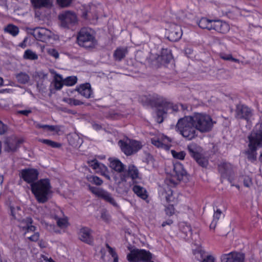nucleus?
Listing matches in <instances>:
<instances>
[{
    "mask_svg": "<svg viewBox=\"0 0 262 262\" xmlns=\"http://www.w3.org/2000/svg\"><path fill=\"white\" fill-rule=\"evenodd\" d=\"M165 183L167 185V188H165L166 193L165 199L167 203L168 204L166 206L165 211L167 215L171 216L174 213V205L176 204L177 200L173 196V191L170 186H175L179 182L188 180V174L183 164L180 162L172 164L171 167L167 166L165 168Z\"/></svg>",
    "mask_w": 262,
    "mask_h": 262,
    "instance_id": "f257e3e1",
    "label": "nucleus"
},
{
    "mask_svg": "<svg viewBox=\"0 0 262 262\" xmlns=\"http://www.w3.org/2000/svg\"><path fill=\"white\" fill-rule=\"evenodd\" d=\"M247 139V148L245 154L249 161L254 162L257 160V150L262 147V121L259 129L251 133Z\"/></svg>",
    "mask_w": 262,
    "mask_h": 262,
    "instance_id": "f03ea898",
    "label": "nucleus"
},
{
    "mask_svg": "<svg viewBox=\"0 0 262 262\" xmlns=\"http://www.w3.org/2000/svg\"><path fill=\"white\" fill-rule=\"evenodd\" d=\"M9 213L12 219L19 223V226L25 231V234L36 230V227L32 225V219L30 217H25L24 210L18 205L11 203L9 206Z\"/></svg>",
    "mask_w": 262,
    "mask_h": 262,
    "instance_id": "7ed1b4c3",
    "label": "nucleus"
},
{
    "mask_svg": "<svg viewBox=\"0 0 262 262\" xmlns=\"http://www.w3.org/2000/svg\"><path fill=\"white\" fill-rule=\"evenodd\" d=\"M31 190L38 202L48 201L52 193V186L49 179H41L31 185Z\"/></svg>",
    "mask_w": 262,
    "mask_h": 262,
    "instance_id": "20e7f679",
    "label": "nucleus"
},
{
    "mask_svg": "<svg viewBox=\"0 0 262 262\" xmlns=\"http://www.w3.org/2000/svg\"><path fill=\"white\" fill-rule=\"evenodd\" d=\"M190 116H185L179 119L176 128L180 134L186 140H191L198 135V130Z\"/></svg>",
    "mask_w": 262,
    "mask_h": 262,
    "instance_id": "39448f33",
    "label": "nucleus"
},
{
    "mask_svg": "<svg viewBox=\"0 0 262 262\" xmlns=\"http://www.w3.org/2000/svg\"><path fill=\"white\" fill-rule=\"evenodd\" d=\"M191 117L194 125L196 129L201 133H206L210 132L216 122L213 121L212 117L206 113H194Z\"/></svg>",
    "mask_w": 262,
    "mask_h": 262,
    "instance_id": "423d86ee",
    "label": "nucleus"
},
{
    "mask_svg": "<svg viewBox=\"0 0 262 262\" xmlns=\"http://www.w3.org/2000/svg\"><path fill=\"white\" fill-rule=\"evenodd\" d=\"M77 41L79 46L85 48H93L97 45L94 32L90 28H82L78 33Z\"/></svg>",
    "mask_w": 262,
    "mask_h": 262,
    "instance_id": "0eeeda50",
    "label": "nucleus"
},
{
    "mask_svg": "<svg viewBox=\"0 0 262 262\" xmlns=\"http://www.w3.org/2000/svg\"><path fill=\"white\" fill-rule=\"evenodd\" d=\"M118 145L122 151L126 155H130L137 152L142 147V144L140 142L128 138L120 140Z\"/></svg>",
    "mask_w": 262,
    "mask_h": 262,
    "instance_id": "6e6552de",
    "label": "nucleus"
},
{
    "mask_svg": "<svg viewBox=\"0 0 262 262\" xmlns=\"http://www.w3.org/2000/svg\"><path fill=\"white\" fill-rule=\"evenodd\" d=\"M151 258V254L143 249L133 250L127 256V260L129 262H147Z\"/></svg>",
    "mask_w": 262,
    "mask_h": 262,
    "instance_id": "1a4fd4ad",
    "label": "nucleus"
},
{
    "mask_svg": "<svg viewBox=\"0 0 262 262\" xmlns=\"http://www.w3.org/2000/svg\"><path fill=\"white\" fill-rule=\"evenodd\" d=\"M187 149L189 155L193 158L199 166L203 168L207 167L209 164L208 160L200 153L199 146L196 144L188 145Z\"/></svg>",
    "mask_w": 262,
    "mask_h": 262,
    "instance_id": "9d476101",
    "label": "nucleus"
},
{
    "mask_svg": "<svg viewBox=\"0 0 262 262\" xmlns=\"http://www.w3.org/2000/svg\"><path fill=\"white\" fill-rule=\"evenodd\" d=\"M34 37L38 40L43 42L51 41L58 39V36L45 28L38 27L33 31Z\"/></svg>",
    "mask_w": 262,
    "mask_h": 262,
    "instance_id": "9b49d317",
    "label": "nucleus"
},
{
    "mask_svg": "<svg viewBox=\"0 0 262 262\" xmlns=\"http://www.w3.org/2000/svg\"><path fill=\"white\" fill-rule=\"evenodd\" d=\"M110 162V167L117 172L120 177V179H118L116 176L114 177L115 182L118 184L126 181L127 177L123 175L122 172L125 169V165L118 159L113 158H110L108 159Z\"/></svg>",
    "mask_w": 262,
    "mask_h": 262,
    "instance_id": "f8f14e48",
    "label": "nucleus"
},
{
    "mask_svg": "<svg viewBox=\"0 0 262 262\" xmlns=\"http://www.w3.org/2000/svg\"><path fill=\"white\" fill-rule=\"evenodd\" d=\"M217 168L221 179H227L231 183L234 176L233 165L229 162H222L218 165Z\"/></svg>",
    "mask_w": 262,
    "mask_h": 262,
    "instance_id": "ddd939ff",
    "label": "nucleus"
},
{
    "mask_svg": "<svg viewBox=\"0 0 262 262\" xmlns=\"http://www.w3.org/2000/svg\"><path fill=\"white\" fill-rule=\"evenodd\" d=\"M89 189L91 191L97 196L106 202L110 203L115 207H118V205L112 196V194L106 190L95 187L89 186Z\"/></svg>",
    "mask_w": 262,
    "mask_h": 262,
    "instance_id": "4468645a",
    "label": "nucleus"
},
{
    "mask_svg": "<svg viewBox=\"0 0 262 262\" xmlns=\"http://www.w3.org/2000/svg\"><path fill=\"white\" fill-rule=\"evenodd\" d=\"M253 115V110L248 106L241 104L236 106L235 117L236 119L245 120L248 122Z\"/></svg>",
    "mask_w": 262,
    "mask_h": 262,
    "instance_id": "2eb2a0df",
    "label": "nucleus"
},
{
    "mask_svg": "<svg viewBox=\"0 0 262 262\" xmlns=\"http://www.w3.org/2000/svg\"><path fill=\"white\" fill-rule=\"evenodd\" d=\"M168 28H165L167 38L171 41H178L182 36L180 27L173 23H167Z\"/></svg>",
    "mask_w": 262,
    "mask_h": 262,
    "instance_id": "dca6fc26",
    "label": "nucleus"
},
{
    "mask_svg": "<svg viewBox=\"0 0 262 262\" xmlns=\"http://www.w3.org/2000/svg\"><path fill=\"white\" fill-rule=\"evenodd\" d=\"M23 142V140L15 136H11L5 139L1 144V147L8 152L15 151Z\"/></svg>",
    "mask_w": 262,
    "mask_h": 262,
    "instance_id": "f3484780",
    "label": "nucleus"
},
{
    "mask_svg": "<svg viewBox=\"0 0 262 262\" xmlns=\"http://www.w3.org/2000/svg\"><path fill=\"white\" fill-rule=\"evenodd\" d=\"M58 18L63 27H69L70 25H74L78 20L77 15L71 11H66L60 14Z\"/></svg>",
    "mask_w": 262,
    "mask_h": 262,
    "instance_id": "a211bd4d",
    "label": "nucleus"
},
{
    "mask_svg": "<svg viewBox=\"0 0 262 262\" xmlns=\"http://www.w3.org/2000/svg\"><path fill=\"white\" fill-rule=\"evenodd\" d=\"M88 163L89 166L95 170L96 173L100 174L108 180H111L109 170L105 165L99 163L96 160L89 161Z\"/></svg>",
    "mask_w": 262,
    "mask_h": 262,
    "instance_id": "6ab92c4d",
    "label": "nucleus"
},
{
    "mask_svg": "<svg viewBox=\"0 0 262 262\" xmlns=\"http://www.w3.org/2000/svg\"><path fill=\"white\" fill-rule=\"evenodd\" d=\"M38 170L34 168L25 169L20 172L22 179L27 183L30 184L31 186L32 184L34 183L38 179Z\"/></svg>",
    "mask_w": 262,
    "mask_h": 262,
    "instance_id": "aec40b11",
    "label": "nucleus"
},
{
    "mask_svg": "<svg viewBox=\"0 0 262 262\" xmlns=\"http://www.w3.org/2000/svg\"><path fill=\"white\" fill-rule=\"evenodd\" d=\"M51 212V215L56 220L57 225L61 229H66L69 225L68 219L66 217H62V212L59 207H55Z\"/></svg>",
    "mask_w": 262,
    "mask_h": 262,
    "instance_id": "412c9836",
    "label": "nucleus"
},
{
    "mask_svg": "<svg viewBox=\"0 0 262 262\" xmlns=\"http://www.w3.org/2000/svg\"><path fill=\"white\" fill-rule=\"evenodd\" d=\"M77 91L80 95L83 97L89 98L92 97L93 95L92 91L91 90V85L89 83H85L81 84L75 90H68L67 91L68 95L71 97L72 96V93Z\"/></svg>",
    "mask_w": 262,
    "mask_h": 262,
    "instance_id": "4be33fe9",
    "label": "nucleus"
},
{
    "mask_svg": "<svg viewBox=\"0 0 262 262\" xmlns=\"http://www.w3.org/2000/svg\"><path fill=\"white\" fill-rule=\"evenodd\" d=\"M212 30H214L222 34H225L229 31L230 26L224 21L219 19L213 20Z\"/></svg>",
    "mask_w": 262,
    "mask_h": 262,
    "instance_id": "5701e85b",
    "label": "nucleus"
},
{
    "mask_svg": "<svg viewBox=\"0 0 262 262\" xmlns=\"http://www.w3.org/2000/svg\"><path fill=\"white\" fill-rule=\"evenodd\" d=\"M154 110L156 113V121L159 123H162L164 120V106L162 98L158 99V102L155 104Z\"/></svg>",
    "mask_w": 262,
    "mask_h": 262,
    "instance_id": "b1692460",
    "label": "nucleus"
},
{
    "mask_svg": "<svg viewBox=\"0 0 262 262\" xmlns=\"http://www.w3.org/2000/svg\"><path fill=\"white\" fill-rule=\"evenodd\" d=\"M128 174L127 176L126 181L129 177H130L134 183H138L141 181V178L139 175L137 168L134 165H129L128 167ZM126 177V176H124Z\"/></svg>",
    "mask_w": 262,
    "mask_h": 262,
    "instance_id": "393cba45",
    "label": "nucleus"
},
{
    "mask_svg": "<svg viewBox=\"0 0 262 262\" xmlns=\"http://www.w3.org/2000/svg\"><path fill=\"white\" fill-rule=\"evenodd\" d=\"M79 237L80 239L88 244L92 243L91 236V230L86 227L81 228L79 232Z\"/></svg>",
    "mask_w": 262,
    "mask_h": 262,
    "instance_id": "a878e982",
    "label": "nucleus"
},
{
    "mask_svg": "<svg viewBox=\"0 0 262 262\" xmlns=\"http://www.w3.org/2000/svg\"><path fill=\"white\" fill-rule=\"evenodd\" d=\"M174 70L175 68L174 60L170 49H165V68Z\"/></svg>",
    "mask_w": 262,
    "mask_h": 262,
    "instance_id": "bb28decb",
    "label": "nucleus"
},
{
    "mask_svg": "<svg viewBox=\"0 0 262 262\" xmlns=\"http://www.w3.org/2000/svg\"><path fill=\"white\" fill-rule=\"evenodd\" d=\"M107 251L109 253V254L111 255L112 257L114 258V262H119L118 261V257L117 256V254L115 251V250L111 248L110 246H109L107 244L106 245L105 247L102 249L101 250V258L104 260V261H107L108 260V258L105 257L104 253Z\"/></svg>",
    "mask_w": 262,
    "mask_h": 262,
    "instance_id": "cd10ccee",
    "label": "nucleus"
},
{
    "mask_svg": "<svg viewBox=\"0 0 262 262\" xmlns=\"http://www.w3.org/2000/svg\"><path fill=\"white\" fill-rule=\"evenodd\" d=\"M133 190L134 193L141 199L144 200L147 199V192L144 188L136 185L133 187Z\"/></svg>",
    "mask_w": 262,
    "mask_h": 262,
    "instance_id": "c85d7f7f",
    "label": "nucleus"
},
{
    "mask_svg": "<svg viewBox=\"0 0 262 262\" xmlns=\"http://www.w3.org/2000/svg\"><path fill=\"white\" fill-rule=\"evenodd\" d=\"M31 1L34 8H40L51 6L52 0H31Z\"/></svg>",
    "mask_w": 262,
    "mask_h": 262,
    "instance_id": "c756f323",
    "label": "nucleus"
},
{
    "mask_svg": "<svg viewBox=\"0 0 262 262\" xmlns=\"http://www.w3.org/2000/svg\"><path fill=\"white\" fill-rule=\"evenodd\" d=\"M37 127L38 128H42L45 131L52 133L53 134H59V133L61 130V127L59 126L41 125L40 124H38L37 125Z\"/></svg>",
    "mask_w": 262,
    "mask_h": 262,
    "instance_id": "7c9ffc66",
    "label": "nucleus"
},
{
    "mask_svg": "<svg viewBox=\"0 0 262 262\" xmlns=\"http://www.w3.org/2000/svg\"><path fill=\"white\" fill-rule=\"evenodd\" d=\"M163 138L164 135L158 133L156 136L151 138V143L158 148H163L164 145Z\"/></svg>",
    "mask_w": 262,
    "mask_h": 262,
    "instance_id": "2f4dec72",
    "label": "nucleus"
},
{
    "mask_svg": "<svg viewBox=\"0 0 262 262\" xmlns=\"http://www.w3.org/2000/svg\"><path fill=\"white\" fill-rule=\"evenodd\" d=\"M213 20H210L205 17H202L199 21V26L202 29H206L208 30H212Z\"/></svg>",
    "mask_w": 262,
    "mask_h": 262,
    "instance_id": "473e14b6",
    "label": "nucleus"
},
{
    "mask_svg": "<svg viewBox=\"0 0 262 262\" xmlns=\"http://www.w3.org/2000/svg\"><path fill=\"white\" fill-rule=\"evenodd\" d=\"M69 143L73 146L78 147L82 143V139L76 134L69 135L68 137Z\"/></svg>",
    "mask_w": 262,
    "mask_h": 262,
    "instance_id": "72a5a7b5",
    "label": "nucleus"
},
{
    "mask_svg": "<svg viewBox=\"0 0 262 262\" xmlns=\"http://www.w3.org/2000/svg\"><path fill=\"white\" fill-rule=\"evenodd\" d=\"M53 84L56 90H60L64 84V79L60 75L55 74L54 76Z\"/></svg>",
    "mask_w": 262,
    "mask_h": 262,
    "instance_id": "f704fd0d",
    "label": "nucleus"
},
{
    "mask_svg": "<svg viewBox=\"0 0 262 262\" xmlns=\"http://www.w3.org/2000/svg\"><path fill=\"white\" fill-rule=\"evenodd\" d=\"M127 52L126 48H118L115 50L114 56L116 60L120 61L125 56Z\"/></svg>",
    "mask_w": 262,
    "mask_h": 262,
    "instance_id": "c9c22d12",
    "label": "nucleus"
},
{
    "mask_svg": "<svg viewBox=\"0 0 262 262\" xmlns=\"http://www.w3.org/2000/svg\"><path fill=\"white\" fill-rule=\"evenodd\" d=\"M181 232L185 235L186 237H190L192 235V229L189 225L185 223H182L180 225Z\"/></svg>",
    "mask_w": 262,
    "mask_h": 262,
    "instance_id": "e433bc0d",
    "label": "nucleus"
},
{
    "mask_svg": "<svg viewBox=\"0 0 262 262\" xmlns=\"http://www.w3.org/2000/svg\"><path fill=\"white\" fill-rule=\"evenodd\" d=\"M23 57L25 59L35 60L38 58V55L31 50H27L25 51Z\"/></svg>",
    "mask_w": 262,
    "mask_h": 262,
    "instance_id": "4c0bfd02",
    "label": "nucleus"
},
{
    "mask_svg": "<svg viewBox=\"0 0 262 262\" xmlns=\"http://www.w3.org/2000/svg\"><path fill=\"white\" fill-rule=\"evenodd\" d=\"M86 179L89 182L96 185H101L103 183V181L97 176L89 175L86 177Z\"/></svg>",
    "mask_w": 262,
    "mask_h": 262,
    "instance_id": "58836bf2",
    "label": "nucleus"
},
{
    "mask_svg": "<svg viewBox=\"0 0 262 262\" xmlns=\"http://www.w3.org/2000/svg\"><path fill=\"white\" fill-rule=\"evenodd\" d=\"M219 57L224 60L232 61L234 62L238 63L240 62L239 59L233 57L232 55L231 54H227L225 53L222 52L219 54Z\"/></svg>",
    "mask_w": 262,
    "mask_h": 262,
    "instance_id": "ea45409f",
    "label": "nucleus"
},
{
    "mask_svg": "<svg viewBox=\"0 0 262 262\" xmlns=\"http://www.w3.org/2000/svg\"><path fill=\"white\" fill-rule=\"evenodd\" d=\"M63 100L71 105H79L82 104V102L80 100L71 97H64Z\"/></svg>",
    "mask_w": 262,
    "mask_h": 262,
    "instance_id": "a19ab883",
    "label": "nucleus"
},
{
    "mask_svg": "<svg viewBox=\"0 0 262 262\" xmlns=\"http://www.w3.org/2000/svg\"><path fill=\"white\" fill-rule=\"evenodd\" d=\"M16 78L17 81L21 83H26L29 80V76L24 73H21L16 75Z\"/></svg>",
    "mask_w": 262,
    "mask_h": 262,
    "instance_id": "79ce46f5",
    "label": "nucleus"
},
{
    "mask_svg": "<svg viewBox=\"0 0 262 262\" xmlns=\"http://www.w3.org/2000/svg\"><path fill=\"white\" fill-rule=\"evenodd\" d=\"M39 141L53 148H58L60 147V144L48 139H40Z\"/></svg>",
    "mask_w": 262,
    "mask_h": 262,
    "instance_id": "37998d69",
    "label": "nucleus"
},
{
    "mask_svg": "<svg viewBox=\"0 0 262 262\" xmlns=\"http://www.w3.org/2000/svg\"><path fill=\"white\" fill-rule=\"evenodd\" d=\"M234 262H244L245 254L243 253L233 252Z\"/></svg>",
    "mask_w": 262,
    "mask_h": 262,
    "instance_id": "c03bdc74",
    "label": "nucleus"
},
{
    "mask_svg": "<svg viewBox=\"0 0 262 262\" xmlns=\"http://www.w3.org/2000/svg\"><path fill=\"white\" fill-rule=\"evenodd\" d=\"M5 31L10 33V34L13 35V36H15L16 35H17L18 33V29L17 27L14 26V25H8L6 28H5Z\"/></svg>",
    "mask_w": 262,
    "mask_h": 262,
    "instance_id": "a18cd8bd",
    "label": "nucleus"
},
{
    "mask_svg": "<svg viewBox=\"0 0 262 262\" xmlns=\"http://www.w3.org/2000/svg\"><path fill=\"white\" fill-rule=\"evenodd\" d=\"M222 262H234L233 252L228 254H224L221 257Z\"/></svg>",
    "mask_w": 262,
    "mask_h": 262,
    "instance_id": "49530a36",
    "label": "nucleus"
},
{
    "mask_svg": "<svg viewBox=\"0 0 262 262\" xmlns=\"http://www.w3.org/2000/svg\"><path fill=\"white\" fill-rule=\"evenodd\" d=\"M77 80L75 76H69L64 79V84L67 86H72L76 83Z\"/></svg>",
    "mask_w": 262,
    "mask_h": 262,
    "instance_id": "de8ad7c7",
    "label": "nucleus"
},
{
    "mask_svg": "<svg viewBox=\"0 0 262 262\" xmlns=\"http://www.w3.org/2000/svg\"><path fill=\"white\" fill-rule=\"evenodd\" d=\"M171 153L173 158L179 160H184L186 156V154L184 151L177 152L174 150H171Z\"/></svg>",
    "mask_w": 262,
    "mask_h": 262,
    "instance_id": "09e8293b",
    "label": "nucleus"
},
{
    "mask_svg": "<svg viewBox=\"0 0 262 262\" xmlns=\"http://www.w3.org/2000/svg\"><path fill=\"white\" fill-rule=\"evenodd\" d=\"M73 0H57V4L61 7H67L72 3Z\"/></svg>",
    "mask_w": 262,
    "mask_h": 262,
    "instance_id": "8fccbe9b",
    "label": "nucleus"
},
{
    "mask_svg": "<svg viewBox=\"0 0 262 262\" xmlns=\"http://www.w3.org/2000/svg\"><path fill=\"white\" fill-rule=\"evenodd\" d=\"M48 53L55 58L57 59L59 57L58 52L53 48H50L47 50Z\"/></svg>",
    "mask_w": 262,
    "mask_h": 262,
    "instance_id": "3c124183",
    "label": "nucleus"
},
{
    "mask_svg": "<svg viewBox=\"0 0 262 262\" xmlns=\"http://www.w3.org/2000/svg\"><path fill=\"white\" fill-rule=\"evenodd\" d=\"M101 218L103 221L107 222L110 221V216L107 211L103 210L101 212Z\"/></svg>",
    "mask_w": 262,
    "mask_h": 262,
    "instance_id": "603ef678",
    "label": "nucleus"
},
{
    "mask_svg": "<svg viewBox=\"0 0 262 262\" xmlns=\"http://www.w3.org/2000/svg\"><path fill=\"white\" fill-rule=\"evenodd\" d=\"M120 115H121L118 113L111 111L109 112L108 114L106 115V117L111 119H117L119 117Z\"/></svg>",
    "mask_w": 262,
    "mask_h": 262,
    "instance_id": "864d4df0",
    "label": "nucleus"
},
{
    "mask_svg": "<svg viewBox=\"0 0 262 262\" xmlns=\"http://www.w3.org/2000/svg\"><path fill=\"white\" fill-rule=\"evenodd\" d=\"M215 258L212 255H207L201 262H214Z\"/></svg>",
    "mask_w": 262,
    "mask_h": 262,
    "instance_id": "5fc2aeb1",
    "label": "nucleus"
},
{
    "mask_svg": "<svg viewBox=\"0 0 262 262\" xmlns=\"http://www.w3.org/2000/svg\"><path fill=\"white\" fill-rule=\"evenodd\" d=\"M244 185L245 187H250L252 185V181L249 178H245L244 180Z\"/></svg>",
    "mask_w": 262,
    "mask_h": 262,
    "instance_id": "6e6d98bb",
    "label": "nucleus"
},
{
    "mask_svg": "<svg viewBox=\"0 0 262 262\" xmlns=\"http://www.w3.org/2000/svg\"><path fill=\"white\" fill-rule=\"evenodd\" d=\"M39 233L38 232H35L33 235H32V236H30L29 237V239L30 241H33V242H36V241H37L39 239Z\"/></svg>",
    "mask_w": 262,
    "mask_h": 262,
    "instance_id": "4d7b16f0",
    "label": "nucleus"
},
{
    "mask_svg": "<svg viewBox=\"0 0 262 262\" xmlns=\"http://www.w3.org/2000/svg\"><path fill=\"white\" fill-rule=\"evenodd\" d=\"M7 129V126L0 121V134H3L5 133Z\"/></svg>",
    "mask_w": 262,
    "mask_h": 262,
    "instance_id": "13d9d810",
    "label": "nucleus"
},
{
    "mask_svg": "<svg viewBox=\"0 0 262 262\" xmlns=\"http://www.w3.org/2000/svg\"><path fill=\"white\" fill-rule=\"evenodd\" d=\"M31 112V111L30 110H22L17 112L18 114H23L25 116H28Z\"/></svg>",
    "mask_w": 262,
    "mask_h": 262,
    "instance_id": "bf43d9fd",
    "label": "nucleus"
},
{
    "mask_svg": "<svg viewBox=\"0 0 262 262\" xmlns=\"http://www.w3.org/2000/svg\"><path fill=\"white\" fill-rule=\"evenodd\" d=\"M217 221L215 220H213L211 222V223L210 225V229H215V227L217 225Z\"/></svg>",
    "mask_w": 262,
    "mask_h": 262,
    "instance_id": "052dcab7",
    "label": "nucleus"
},
{
    "mask_svg": "<svg viewBox=\"0 0 262 262\" xmlns=\"http://www.w3.org/2000/svg\"><path fill=\"white\" fill-rule=\"evenodd\" d=\"M47 243L43 241H40L39 243V245L41 248H45L47 247Z\"/></svg>",
    "mask_w": 262,
    "mask_h": 262,
    "instance_id": "680f3d73",
    "label": "nucleus"
},
{
    "mask_svg": "<svg viewBox=\"0 0 262 262\" xmlns=\"http://www.w3.org/2000/svg\"><path fill=\"white\" fill-rule=\"evenodd\" d=\"M221 215H219L218 213L214 212L213 214V220L217 221L220 218Z\"/></svg>",
    "mask_w": 262,
    "mask_h": 262,
    "instance_id": "e2e57ef3",
    "label": "nucleus"
},
{
    "mask_svg": "<svg viewBox=\"0 0 262 262\" xmlns=\"http://www.w3.org/2000/svg\"><path fill=\"white\" fill-rule=\"evenodd\" d=\"M40 216L42 217V215H43V214L42 212H40L39 210H38V213H36L35 214V218L37 219V220H40Z\"/></svg>",
    "mask_w": 262,
    "mask_h": 262,
    "instance_id": "0e129e2a",
    "label": "nucleus"
},
{
    "mask_svg": "<svg viewBox=\"0 0 262 262\" xmlns=\"http://www.w3.org/2000/svg\"><path fill=\"white\" fill-rule=\"evenodd\" d=\"M93 127L96 130H99L101 128V126L98 124H94Z\"/></svg>",
    "mask_w": 262,
    "mask_h": 262,
    "instance_id": "69168bd1",
    "label": "nucleus"
},
{
    "mask_svg": "<svg viewBox=\"0 0 262 262\" xmlns=\"http://www.w3.org/2000/svg\"><path fill=\"white\" fill-rule=\"evenodd\" d=\"M41 258H42V259L43 260H45V261H47V262H48V260H49V257H48V256H46V255H41Z\"/></svg>",
    "mask_w": 262,
    "mask_h": 262,
    "instance_id": "338daca9",
    "label": "nucleus"
},
{
    "mask_svg": "<svg viewBox=\"0 0 262 262\" xmlns=\"http://www.w3.org/2000/svg\"><path fill=\"white\" fill-rule=\"evenodd\" d=\"M172 223H173V221L172 220V219H169L167 221H166V222H165V224L171 225Z\"/></svg>",
    "mask_w": 262,
    "mask_h": 262,
    "instance_id": "774afa93",
    "label": "nucleus"
}]
</instances>
